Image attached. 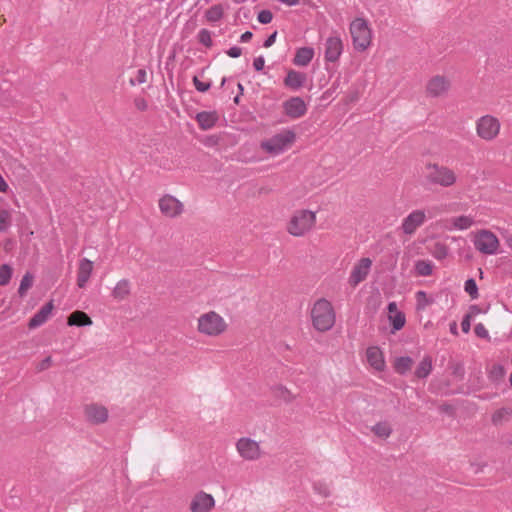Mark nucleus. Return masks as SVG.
I'll list each match as a JSON object with an SVG mask.
<instances>
[{"label":"nucleus","mask_w":512,"mask_h":512,"mask_svg":"<svg viewBox=\"0 0 512 512\" xmlns=\"http://www.w3.org/2000/svg\"><path fill=\"white\" fill-rule=\"evenodd\" d=\"M426 215L423 210H414L406 216L401 224V230L406 235H412L425 222Z\"/></svg>","instance_id":"ddd939ff"},{"label":"nucleus","mask_w":512,"mask_h":512,"mask_svg":"<svg viewBox=\"0 0 512 512\" xmlns=\"http://www.w3.org/2000/svg\"><path fill=\"white\" fill-rule=\"evenodd\" d=\"M335 311L332 304L321 298L317 300L311 309L313 327L320 332L329 331L335 324Z\"/></svg>","instance_id":"f257e3e1"},{"label":"nucleus","mask_w":512,"mask_h":512,"mask_svg":"<svg viewBox=\"0 0 512 512\" xmlns=\"http://www.w3.org/2000/svg\"><path fill=\"white\" fill-rule=\"evenodd\" d=\"M12 225V215L7 209L0 210V231L6 232Z\"/></svg>","instance_id":"c756f323"},{"label":"nucleus","mask_w":512,"mask_h":512,"mask_svg":"<svg viewBox=\"0 0 512 512\" xmlns=\"http://www.w3.org/2000/svg\"><path fill=\"white\" fill-rule=\"evenodd\" d=\"M273 19V14L270 10H261L258 13L257 20L261 24H269Z\"/></svg>","instance_id":"58836bf2"},{"label":"nucleus","mask_w":512,"mask_h":512,"mask_svg":"<svg viewBox=\"0 0 512 512\" xmlns=\"http://www.w3.org/2000/svg\"><path fill=\"white\" fill-rule=\"evenodd\" d=\"M227 55L231 58H238L242 54V48L233 46L226 51Z\"/></svg>","instance_id":"de8ad7c7"},{"label":"nucleus","mask_w":512,"mask_h":512,"mask_svg":"<svg viewBox=\"0 0 512 512\" xmlns=\"http://www.w3.org/2000/svg\"><path fill=\"white\" fill-rule=\"evenodd\" d=\"M53 310L52 301L43 305L29 320V328H37L43 325L50 317Z\"/></svg>","instance_id":"aec40b11"},{"label":"nucleus","mask_w":512,"mask_h":512,"mask_svg":"<svg viewBox=\"0 0 512 512\" xmlns=\"http://www.w3.org/2000/svg\"><path fill=\"white\" fill-rule=\"evenodd\" d=\"M366 356L368 363L377 371H382L385 368L384 357L378 347H369Z\"/></svg>","instance_id":"4be33fe9"},{"label":"nucleus","mask_w":512,"mask_h":512,"mask_svg":"<svg viewBox=\"0 0 512 512\" xmlns=\"http://www.w3.org/2000/svg\"><path fill=\"white\" fill-rule=\"evenodd\" d=\"M195 120L197 121L201 130H209L212 129L217 121L218 115L216 111H201L196 114Z\"/></svg>","instance_id":"412c9836"},{"label":"nucleus","mask_w":512,"mask_h":512,"mask_svg":"<svg viewBox=\"0 0 512 512\" xmlns=\"http://www.w3.org/2000/svg\"><path fill=\"white\" fill-rule=\"evenodd\" d=\"M372 430L373 432L379 436V437H383V438H387L390 436V434L392 433V429L390 427V425L386 422H379V423H376L373 427H372Z\"/></svg>","instance_id":"2f4dec72"},{"label":"nucleus","mask_w":512,"mask_h":512,"mask_svg":"<svg viewBox=\"0 0 512 512\" xmlns=\"http://www.w3.org/2000/svg\"><path fill=\"white\" fill-rule=\"evenodd\" d=\"M285 114L291 119H298L307 112V105L301 97H291L283 103Z\"/></svg>","instance_id":"2eb2a0df"},{"label":"nucleus","mask_w":512,"mask_h":512,"mask_svg":"<svg viewBox=\"0 0 512 512\" xmlns=\"http://www.w3.org/2000/svg\"><path fill=\"white\" fill-rule=\"evenodd\" d=\"M193 84L196 88L197 91L199 92H206L210 89L211 87V82H202L199 80V78L197 76H194L193 77Z\"/></svg>","instance_id":"a19ab883"},{"label":"nucleus","mask_w":512,"mask_h":512,"mask_svg":"<svg viewBox=\"0 0 512 512\" xmlns=\"http://www.w3.org/2000/svg\"><path fill=\"white\" fill-rule=\"evenodd\" d=\"M413 360L409 356H401L396 358L394 368L400 375H405L412 367Z\"/></svg>","instance_id":"cd10ccee"},{"label":"nucleus","mask_w":512,"mask_h":512,"mask_svg":"<svg viewBox=\"0 0 512 512\" xmlns=\"http://www.w3.org/2000/svg\"><path fill=\"white\" fill-rule=\"evenodd\" d=\"M236 449L239 455L248 461L257 460L261 456L259 443L249 437H242L238 439L236 442Z\"/></svg>","instance_id":"1a4fd4ad"},{"label":"nucleus","mask_w":512,"mask_h":512,"mask_svg":"<svg viewBox=\"0 0 512 512\" xmlns=\"http://www.w3.org/2000/svg\"><path fill=\"white\" fill-rule=\"evenodd\" d=\"M450 332L454 335H457V324L456 322H453L450 324Z\"/></svg>","instance_id":"bf43d9fd"},{"label":"nucleus","mask_w":512,"mask_h":512,"mask_svg":"<svg viewBox=\"0 0 512 512\" xmlns=\"http://www.w3.org/2000/svg\"><path fill=\"white\" fill-rule=\"evenodd\" d=\"M130 293V282L127 279H122L115 285L112 296L117 300H123Z\"/></svg>","instance_id":"bb28decb"},{"label":"nucleus","mask_w":512,"mask_h":512,"mask_svg":"<svg viewBox=\"0 0 512 512\" xmlns=\"http://www.w3.org/2000/svg\"><path fill=\"white\" fill-rule=\"evenodd\" d=\"M198 40L201 44L205 45L206 47L212 46V38L211 33L207 29H201L198 33Z\"/></svg>","instance_id":"4c0bfd02"},{"label":"nucleus","mask_w":512,"mask_h":512,"mask_svg":"<svg viewBox=\"0 0 512 512\" xmlns=\"http://www.w3.org/2000/svg\"><path fill=\"white\" fill-rule=\"evenodd\" d=\"M314 489L319 493L321 494L322 496L324 497H328L330 495V490L328 488V486L324 485V484H318V483H315L314 484Z\"/></svg>","instance_id":"a18cd8bd"},{"label":"nucleus","mask_w":512,"mask_h":512,"mask_svg":"<svg viewBox=\"0 0 512 512\" xmlns=\"http://www.w3.org/2000/svg\"><path fill=\"white\" fill-rule=\"evenodd\" d=\"M372 267V260L370 258H361L352 268L348 282L351 286L355 287L364 281Z\"/></svg>","instance_id":"9b49d317"},{"label":"nucleus","mask_w":512,"mask_h":512,"mask_svg":"<svg viewBox=\"0 0 512 512\" xmlns=\"http://www.w3.org/2000/svg\"><path fill=\"white\" fill-rule=\"evenodd\" d=\"M464 290L472 299H477L479 297L478 286L473 278H469L465 281Z\"/></svg>","instance_id":"72a5a7b5"},{"label":"nucleus","mask_w":512,"mask_h":512,"mask_svg":"<svg viewBox=\"0 0 512 512\" xmlns=\"http://www.w3.org/2000/svg\"><path fill=\"white\" fill-rule=\"evenodd\" d=\"M480 313H481L480 307L478 305L474 304L469 307V312L466 315H471V318H472L473 316H476Z\"/></svg>","instance_id":"864d4df0"},{"label":"nucleus","mask_w":512,"mask_h":512,"mask_svg":"<svg viewBox=\"0 0 512 512\" xmlns=\"http://www.w3.org/2000/svg\"><path fill=\"white\" fill-rule=\"evenodd\" d=\"M277 31H274L271 35H269L263 43L265 48L271 47L276 41Z\"/></svg>","instance_id":"09e8293b"},{"label":"nucleus","mask_w":512,"mask_h":512,"mask_svg":"<svg viewBox=\"0 0 512 512\" xmlns=\"http://www.w3.org/2000/svg\"><path fill=\"white\" fill-rule=\"evenodd\" d=\"M433 364L430 356H425L415 370V376L419 379L427 378L432 372Z\"/></svg>","instance_id":"a878e982"},{"label":"nucleus","mask_w":512,"mask_h":512,"mask_svg":"<svg viewBox=\"0 0 512 512\" xmlns=\"http://www.w3.org/2000/svg\"><path fill=\"white\" fill-rule=\"evenodd\" d=\"M316 223V215L310 210H300L294 213L291 217L287 230L295 236L301 237L309 232Z\"/></svg>","instance_id":"20e7f679"},{"label":"nucleus","mask_w":512,"mask_h":512,"mask_svg":"<svg viewBox=\"0 0 512 512\" xmlns=\"http://www.w3.org/2000/svg\"><path fill=\"white\" fill-rule=\"evenodd\" d=\"M274 394L286 402L291 401L293 398L291 392L286 387L281 385L274 388Z\"/></svg>","instance_id":"e433bc0d"},{"label":"nucleus","mask_w":512,"mask_h":512,"mask_svg":"<svg viewBox=\"0 0 512 512\" xmlns=\"http://www.w3.org/2000/svg\"><path fill=\"white\" fill-rule=\"evenodd\" d=\"M227 323L224 318L215 311H209L198 318L197 330L199 333L215 337L224 333Z\"/></svg>","instance_id":"7ed1b4c3"},{"label":"nucleus","mask_w":512,"mask_h":512,"mask_svg":"<svg viewBox=\"0 0 512 512\" xmlns=\"http://www.w3.org/2000/svg\"><path fill=\"white\" fill-rule=\"evenodd\" d=\"M215 506V500L211 494L200 491L191 500V512H210Z\"/></svg>","instance_id":"dca6fc26"},{"label":"nucleus","mask_w":512,"mask_h":512,"mask_svg":"<svg viewBox=\"0 0 512 512\" xmlns=\"http://www.w3.org/2000/svg\"><path fill=\"white\" fill-rule=\"evenodd\" d=\"M474 332L477 337L482 339H489V332L482 323H478L474 327Z\"/></svg>","instance_id":"37998d69"},{"label":"nucleus","mask_w":512,"mask_h":512,"mask_svg":"<svg viewBox=\"0 0 512 512\" xmlns=\"http://www.w3.org/2000/svg\"><path fill=\"white\" fill-rule=\"evenodd\" d=\"M415 271L419 276H430L433 272V264L428 260H419L415 263Z\"/></svg>","instance_id":"c85d7f7f"},{"label":"nucleus","mask_w":512,"mask_h":512,"mask_svg":"<svg viewBox=\"0 0 512 512\" xmlns=\"http://www.w3.org/2000/svg\"><path fill=\"white\" fill-rule=\"evenodd\" d=\"M147 74L144 69H139L137 71L136 77L134 79H130V84L132 86L140 85L146 82Z\"/></svg>","instance_id":"ea45409f"},{"label":"nucleus","mask_w":512,"mask_h":512,"mask_svg":"<svg viewBox=\"0 0 512 512\" xmlns=\"http://www.w3.org/2000/svg\"><path fill=\"white\" fill-rule=\"evenodd\" d=\"M33 284V276L30 273H26L20 282L18 293L20 296H24L27 292V290L32 286Z\"/></svg>","instance_id":"f704fd0d"},{"label":"nucleus","mask_w":512,"mask_h":512,"mask_svg":"<svg viewBox=\"0 0 512 512\" xmlns=\"http://www.w3.org/2000/svg\"><path fill=\"white\" fill-rule=\"evenodd\" d=\"M508 247L512 250V235L506 239Z\"/></svg>","instance_id":"052dcab7"},{"label":"nucleus","mask_w":512,"mask_h":512,"mask_svg":"<svg viewBox=\"0 0 512 512\" xmlns=\"http://www.w3.org/2000/svg\"><path fill=\"white\" fill-rule=\"evenodd\" d=\"M324 58L327 62H336L343 53V43L339 36H330L325 41Z\"/></svg>","instance_id":"4468645a"},{"label":"nucleus","mask_w":512,"mask_h":512,"mask_svg":"<svg viewBox=\"0 0 512 512\" xmlns=\"http://www.w3.org/2000/svg\"><path fill=\"white\" fill-rule=\"evenodd\" d=\"M223 17V8L220 5H213L206 11V18L210 22H217Z\"/></svg>","instance_id":"7c9ffc66"},{"label":"nucleus","mask_w":512,"mask_h":512,"mask_svg":"<svg viewBox=\"0 0 512 512\" xmlns=\"http://www.w3.org/2000/svg\"><path fill=\"white\" fill-rule=\"evenodd\" d=\"M426 180L433 185L451 187L456 183L457 177L454 171L446 166L428 164L426 166Z\"/></svg>","instance_id":"423d86ee"},{"label":"nucleus","mask_w":512,"mask_h":512,"mask_svg":"<svg viewBox=\"0 0 512 512\" xmlns=\"http://www.w3.org/2000/svg\"><path fill=\"white\" fill-rule=\"evenodd\" d=\"M12 277V268L8 264L0 266V286L9 284Z\"/></svg>","instance_id":"473e14b6"},{"label":"nucleus","mask_w":512,"mask_h":512,"mask_svg":"<svg viewBox=\"0 0 512 512\" xmlns=\"http://www.w3.org/2000/svg\"><path fill=\"white\" fill-rule=\"evenodd\" d=\"M93 272V262L87 258H82L79 261L77 271V286L79 288L86 287Z\"/></svg>","instance_id":"a211bd4d"},{"label":"nucleus","mask_w":512,"mask_h":512,"mask_svg":"<svg viewBox=\"0 0 512 512\" xmlns=\"http://www.w3.org/2000/svg\"><path fill=\"white\" fill-rule=\"evenodd\" d=\"M500 122L492 115H484L476 121L477 136L485 141L494 140L500 132Z\"/></svg>","instance_id":"0eeeda50"},{"label":"nucleus","mask_w":512,"mask_h":512,"mask_svg":"<svg viewBox=\"0 0 512 512\" xmlns=\"http://www.w3.org/2000/svg\"><path fill=\"white\" fill-rule=\"evenodd\" d=\"M253 34L251 31H246L240 36V41L246 43L251 40Z\"/></svg>","instance_id":"5fc2aeb1"},{"label":"nucleus","mask_w":512,"mask_h":512,"mask_svg":"<svg viewBox=\"0 0 512 512\" xmlns=\"http://www.w3.org/2000/svg\"><path fill=\"white\" fill-rule=\"evenodd\" d=\"M84 416L87 422L93 425L105 423L109 417L108 409L99 403H89L83 408Z\"/></svg>","instance_id":"9d476101"},{"label":"nucleus","mask_w":512,"mask_h":512,"mask_svg":"<svg viewBox=\"0 0 512 512\" xmlns=\"http://www.w3.org/2000/svg\"><path fill=\"white\" fill-rule=\"evenodd\" d=\"M314 54L315 52L312 47L298 48L293 58V63L296 66L305 67L312 61Z\"/></svg>","instance_id":"5701e85b"},{"label":"nucleus","mask_w":512,"mask_h":512,"mask_svg":"<svg viewBox=\"0 0 512 512\" xmlns=\"http://www.w3.org/2000/svg\"><path fill=\"white\" fill-rule=\"evenodd\" d=\"M51 363V357H46L41 363V369L47 368Z\"/></svg>","instance_id":"13d9d810"},{"label":"nucleus","mask_w":512,"mask_h":512,"mask_svg":"<svg viewBox=\"0 0 512 512\" xmlns=\"http://www.w3.org/2000/svg\"><path fill=\"white\" fill-rule=\"evenodd\" d=\"M390 320L394 331L402 329L406 322L405 315L402 312L391 315Z\"/></svg>","instance_id":"c9c22d12"},{"label":"nucleus","mask_w":512,"mask_h":512,"mask_svg":"<svg viewBox=\"0 0 512 512\" xmlns=\"http://www.w3.org/2000/svg\"><path fill=\"white\" fill-rule=\"evenodd\" d=\"M506 413V410L505 409H501V410H498L497 412H495L492 416V421L494 424H497L500 422V420L502 419V417L504 416V414Z\"/></svg>","instance_id":"603ef678"},{"label":"nucleus","mask_w":512,"mask_h":512,"mask_svg":"<svg viewBox=\"0 0 512 512\" xmlns=\"http://www.w3.org/2000/svg\"><path fill=\"white\" fill-rule=\"evenodd\" d=\"M471 327V315H465L461 322V328L464 333H468Z\"/></svg>","instance_id":"49530a36"},{"label":"nucleus","mask_w":512,"mask_h":512,"mask_svg":"<svg viewBox=\"0 0 512 512\" xmlns=\"http://www.w3.org/2000/svg\"><path fill=\"white\" fill-rule=\"evenodd\" d=\"M296 140V134L291 129H283L260 143L261 149L271 155L278 156L287 151Z\"/></svg>","instance_id":"f03ea898"},{"label":"nucleus","mask_w":512,"mask_h":512,"mask_svg":"<svg viewBox=\"0 0 512 512\" xmlns=\"http://www.w3.org/2000/svg\"><path fill=\"white\" fill-rule=\"evenodd\" d=\"M449 88V80L446 77L440 75L432 77L426 85L427 94L431 97H440L446 94Z\"/></svg>","instance_id":"f3484780"},{"label":"nucleus","mask_w":512,"mask_h":512,"mask_svg":"<svg viewBox=\"0 0 512 512\" xmlns=\"http://www.w3.org/2000/svg\"><path fill=\"white\" fill-rule=\"evenodd\" d=\"M509 381H510V385L512 386V373L510 374Z\"/></svg>","instance_id":"69168bd1"},{"label":"nucleus","mask_w":512,"mask_h":512,"mask_svg":"<svg viewBox=\"0 0 512 512\" xmlns=\"http://www.w3.org/2000/svg\"><path fill=\"white\" fill-rule=\"evenodd\" d=\"M136 106L138 109L144 110V109H146L147 104H146L145 100L142 99V100L136 101Z\"/></svg>","instance_id":"4d7b16f0"},{"label":"nucleus","mask_w":512,"mask_h":512,"mask_svg":"<svg viewBox=\"0 0 512 512\" xmlns=\"http://www.w3.org/2000/svg\"><path fill=\"white\" fill-rule=\"evenodd\" d=\"M234 102H235V103H238V102H239V96H236V97L234 98Z\"/></svg>","instance_id":"0e129e2a"},{"label":"nucleus","mask_w":512,"mask_h":512,"mask_svg":"<svg viewBox=\"0 0 512 512\" xmlns=\"http://www.w3.org/2000/svg\"><path fill=\"white\" fill-rule=\"evenodd\" d=\"M161 213L169 218H175L183 212V204L172 195H164L159 200Z\"/></svg>","instance_id":"f8f14e48"},{"label":"nucleus","mask_w":512,"mask_h":512,"mask_svg":"<svg viewBox=\"0 0 512 512\" xmlns=\"http://www.w3.org/2000/svg\"><path fill=\"white\" fill-rule=\"evenodd\" d=\"M265 59L263 56H258L253 60V67L256 71L260 72L264 69Z\"/></svg>","instance_id":"c03bdc74"},{"label":"nucleus","mask_w":512,"mask_h":512,"mask_svg":"<svg viewBox=\"0 0 512 512\" xmlns=\"http://www.w3.org/2000/svg\"><path fill=\"white\" fill-rule=\"evenodd\" d=\"M417 307L418 309H423L425 306L430 304V301L427 298V295L424 291H418L416 293Z\"/></svg>","instance_id":"79ce46f5"},{"label":"nucleus","mask_w":512,"mask_h":512,"mask_svg":"<svg viewBox=\"0 0 512 512\" xmlns=\"http://www.w3.org/2000/svg\"><path fill=\"white\" fill-rule=\"evenodd\" d=\"M14 244L15 243L11 238L6 239L2 243L3 250L7 253H10L12 251V249L14 248Z\"/></svg>","instance_id":"8fccbe9b"},{"label":"nucleus","mask_w":512,"mask_h":512,"mask_svg":"<svg viewBox=\"0 0 512 512\" xmlns=\"http://www.w3.org/2000/svg\"><path fill=\"white\" fill-rule=\"evenodd\" d=\"M350 33L355 50L365 51L371 44L372 32L367 21L363 18H356L350 24Z\"/></svg>","instance_id":"39448f33"},{"label":"nucleus","mask_w":512,"mask_h":512,"mask_svg":"<svg viewBox=\"0 0 512 512\" xmlns=\"http://www.w3.org/2000/svg\"><path fill=\"white\" fill-rule=\"evenodd\" d=\"M225 83H226V78L224 77V78H222V81H221V87H223L225 85Z\"/></svg>","instance_id":"e2e57ef3"},{"label":"nucleus","mask_w":512,"mask_h":512,"mask_svg":"<svg viewBox=\"0 0 512 512\" xmlns=\"http://www.w3.org/2000/svg\"><path fill=\"white\" fill-rule=\"evenodd\" d=\"M238 90H240V91H241V93L243 92V86H242V84H241V83H238Z\"/></svg>","instance_id":"680f3d73"},{"label":"nucleus","mask_w":512,"mask_h":512,"mask_svg":"<svg viewBox=\"0 0 512 512\" xmlns=\"http://www.w3.org/2000/svg\"><path fill=\"white\" fill-rule=\"evenodd\" d=\"M475 248L486 255L496 254L499 248L497 236L488 230L478 232L473 240Z\"/></svg>","instance_id":"6e6552de"},{"label":"nucleus","mask_w":512,"mask_h":512,"mask_svg":"<svg viewBox=\"0 0 512 512\" xmlns=\"http://www.w3.org/2000/svg\"><path fill=\"white\" fill-rule=\"evenodd\" d=\"M67 324L69 326L84 327L92 325V320L85 312L75 311L68 317Z\"/></svg>","instance_id":"b1692460"},{"label":"nucleus","mask_w":512,"mask_h":512,"mask_svg":"<svg viewBox=\"0 0 512 512\" xmlns=\"http://www.w3.org/2000/svg\"><path fill=\"white\" fill-rule=\"evenodd\" d=\"M451 229L453 230H467L472 227L475 223L474 218L469 215H461L457 217H453L451 220Z\"/></svg>","instance_id":"393cba45"},{"label":"nucleus","mask_w":512,"mask_h":512,"mask_svg":"<svg viewBox=\"0 0 512 512\" xmlns=\"http://www.w3.org/2000/svg\"><path fill=\"white\" fill-rule=\"evenodd\" d=\"M447 254H448V250H447L445 245H438L437 246L436 258H438V259L445 258L447 256Z\"/></svg>","instance_id":"3c124183"},{"label":"nucleus","mask_w":512,"mask_h":512,"mask_svg":"<svg viewBox=\"0 0 512 512\" xmlns=\"http://www.w3.org/2000/svg\"><path fill=\"white\" fill-rule=\"evenodd\" d=\"M306 80L305 73L291 69L284 78V85L293 91H297L304 86Z\"/></svg>","instance_id":"6ab92c4d"},{"label":"nucleus","mask_w":512,"mask_h":512,"mask_svg":"<svg viewBox=\"0 0 512 512\" xmlns=\"http://www.w3.org/2000/svg\"><path fill=\"white\" fill-rule=\"evenodd\" d=\"M388 311H389L390 313H394V314H396L397 312H399V311H398V309H397V305H396V303H395V302H390V303L388 304Z\"/></svg>","instance_id":"6e6d98bb"}]
</instances>
